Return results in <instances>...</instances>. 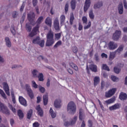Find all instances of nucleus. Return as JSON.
<instances>
[{
  "label": "nucleus",
  "instance_id": "1",
  "mask_svg": "<svg viewBox=\"0 0 127 127\" xmlns=\"http://www.w3.org/2000/svg\"><path fill=\"white\" fill-rule=\"evenodd\" d=\"M43 19L44 17L42 16H40L38 18L36 21V23L37 24L35 26V27L33 28L31 33L29 34V36H30V37H33V36H35V35H36V34H37V31L39 30V25L41 24V23L42 22V21H43Z\"/></svg>",
  "mask_w": 127,
  "mask_h": 127
},
{
  "label": "nucleus",
  "instance_id": "2",
  "mask_svg": "<svg viewBox=\"0 0 127 127\" xmlns=\"http://www.w3.org/2000/svg\"><path fill=\"white\" fill-rule=\"evenodd\" d=\"M54 44V35L53 32L49 31L47 35L46 46H52Z\"/></svg>",
  "mask_w": 127,
  "mask_h": 127
},
{
  "label": "nucleus",
  "instance_id": "3",
  "mask_svg": "<svg viewBox=\"0 0 127 127\" xmlns=\"http://www.w3.org/2000/svg\"><path fill=\"white\" fill-rule=\"evenodd\" d=\"M67 111L71 115H74L76 113V105L73 102L71 101L68 104Z\"/></svg>",
  "mask_w": 127,
  "mask_h": 127
},
{
  "label": "nucleus",
  "instance_id": "4",
  "mask_svg": "<svg viewBox=\"0 0 127 127\" xmlns=\"http://www.w3.org/2000/svg\"><path fill=\"white\" fill-rule=\"evenodd\" d=\"M0 112H2L3 114L9 116L10 115V112L7 108V107L5 106L4 104L0 103Z\"/></svg>",
  "mask_w": 127,
  "mask_h": 127
},
{
  "label": "nucleus",
  "instance_id": "5",
  "mask_svg": "<svg viewBox=\"0 0 127 127\" xmlns=\"http://www.w3.org/2000/svg\"><path fill=\"white\" fill-rule=\"evenodd\" d=\"M32 43L33 44H38L40 47H43L44 46L45 41L44 40H40V37L38 36L33 40Z\"/></svg>",
  "mask_w": 127,
  "mask_h": 127
},
{
  "label": "nucleus",
  "instance_id": "6",
  "mask_svg": "<svg viewBox=\"0 0 127 127\" xmlns=\"http://www.w3.org/2000/svg\"><path fill=\"white\" fill-rule=\"evenodd\" d=\"M25 87L29 97H30L31 99H33V98H34V94L33 93L32 89L30 88V85L29 84H26Z\"/></svg>",
  "mask_w": 127,
  "mask_h": 127
},
{
  "label": "nucleus",
  "instance_id": "7",
  "mask_svg": "<svg viewBox=\"0 0 127 127\" xmlns=\"http://www.w3.org/2000/svg\"><path fill=\"white\" fill-rule=\"evenodd\" d=\"M27 18L28 20L31 23V24H33L35 21L34 20L35 19V13L34 12H32L27 14Z\"/></svg>",
  "mask_w": 127,
  "mask_h": 127
},
{
  "label": "nucleus",
  "instance_id": "8",
  "mask_svg": "<svg viewBox=\"0 0 127 127\" xmlns=\"http://www.w3.org/2000/svg\"><path fill=\"white\" fill-rule=\"evenodd\" d=\"M108 46L109 50H115L118 48V44L113 41H110L108 44Z\"/></svg>",
  "mask_w": 127,
  "mask_h": 127
},
{
  "label": "nucleus",
  "instance_id": "9",
  "mask_svg": "<svg viewBox=\"0 0 127 127\" xmlns=\"http://www.w3.org/2000/svg\"><path fill=\"white\" fill-rule=\"evenodd\" d=\"M116 91H117V88H113L110 89L108 92L105 93V97L106 98H111L112 96H113V95H115V93H116Z\"/></svg>",
  "mask_w": 127,
  "mask_h": 127
},
{
  "label": "nucleus",
  "instance_id": "10",
  "mask_svg": "<svg viewBox=\"0 0 127 127\" xmlns=\"http://www.w3.org/2000/svg\"><path fill=\"white\" fill-rule=\"evenodd\" d=\"M77 116H74L73 119L71 120L70 122H65L64 123V127H69V126H73V125H75L76 124V122H77Z\"/></svg>",
  "mask_w": 127,
  "mask_h": 127
},
{
  "label": "nucleus",
  "instance_id": "11",
  "mask_svg": "<svg viewBox=\"0 0 127 127\" xmlns=\"http://www.w3.org/2000/svg\"><path fill=\"white\" fill-rule=\"evenodd\" d=\"M122 32L121 31H116L115 33L113 34V40L117 41L120 39V37H121V34Z\"/></svg>",
  "mask_w": 127,
  "mask_h": 127
},
{
  "label": "nucleus",
  "instance_id": "12",
  "mask_svg": "<svg viewBox=\"0 0 127 127\" xmlns=\"http://www.w3.org/2000/svg\"><path fill=\"white\" fill-rule=\"evenodd\" d=\"M3 90L5 93L6 94V95L7 96H10V94H9V87H8V84H7V83L4 82L3 83Z\"/></svg>",
  "mask_w": 127,
  "mask_h": 127
},
{
  "label": "nucleus",
  "instance_id": "13",
  "mask_svg": "<svg viewBox=\"0 0 127 127\" xmlns=\"http://www.w3.org/2000/svg\"><path fill=\"white\" fill-rule=\"evenodd\" d=\"M45 24L50 28L52 27V18L50 17H47L45 21Z\"/></svg>",
  "mask_w": 127,
  "mask_h": 127
},
{
  "label": "nucleus",
  "instance_id": "14",
  "mask_svg": "<svg viewBox=\"0 0 127 127\" xmlns=\"http://www.w3.org/2000/svg\"><path fill=\"white\" fill-rule=\"evenodd\" d=\"M19 102L21 105L24 106V107H27V102H26V100L23 98L22 96L19 97Z\"/></svg>",
  "mask_w": 127,
  "mask_h": 127
},
{
  "label": "nucleus",
  "instance_id": "15",
  "mask_svg": "<svg viewBox=\"0 0 127 127\" xmlns=\"http://www.w3.org/2000/svg\"><path fill=\"white\" fill-rule=\"evenodd\" d=\"M91 4V0H85L84 6V12H86L87 10L90 7V5Z\"/></svg>",
  "mask_w": 127,
  "mask_h": 127
},
{
  "label": "nucleus",
  "instance_id": "16",
  "mask_svg": "<svg viewBox=\"0 0 127 127\" xmlns=\"http://www.w3.org/2000/svg\"><path fill=\"white\" fill-rule=\"evenodd\" d=\"M121 108V104L116 103L114 105L110 106L109 107L110 111H115V110H118Z\"/></svg>",
  "mask_w": 127,
  "mask_h": 127
},
{
  "label": "nucleus",
  "instance_id": "17",
  "mask_svg": "<svg viewBox=\"0 0 127 127\" xmlns=\"http://www.w3.org/2000/svg\"><path fill=\"white\" fill-rule=\"evenodd\" d=\"M54 27L56 30H60L59 28V20L58 18H56L54 22Z\"/></svg>",
  "mask_w": 127,
  "mask_h": 127
},
{
  "label": "nucleus",
  "instance_id": "18",
  "mask_svg": "<svg viewBox=\"0 0 127 127\" xmlns=\"http://www.w3.org/2000/svg\"><path fill=\"white\" fill-rule=\"evenodd\" d=\"M119 99L121 101H126L127 99V94L126 93L121 92L119 95Z\"/></svg>",
  "mask_w": 127,
  "mask_h": 127
},
{
  "label": "nucleus",
  "instance_id": "19",
  "mask_svg": "<svg viewBox=\"0 0 127 127\" xmlns=\"http://www.w3.org/2000/svg\"><path fill=\"white\" fill-rule=\"evenodd\" d=\"M36 110L37 111L38 115L40 116V117H43V110L40 107V105H38L36 108Z\"/></svg>",
  "mask_w": 127,
  "mask_h": 127
},
{
  "label": "nucleus",
  "instance_id": "20",
  "mask_svg": "<svg viewBox=\"0 0 127 127\" xmlns=\"http://www.w3.org/2000/svg\"><path fill=\"white\" fill-rule=\"evenodd\" d=\"M61 100L57 99L55 101L54 105L55 108H59L61 107Z\"/></svg>",
  "mask_w": 127,
  "mask_h": 127
},
{
  "label": "nucleus",
  "instance_id": "21",
  "mask_svg": "<svg viewBox=\"0 0 127 127\" xmlns=\"http://www.w3.org/2000/svg\"><path fill=\"white\" fill-rule=\"evenodd\" d=\"M79 119L80 121H83L85 119V115H84V113H83V109H79Z\"/></svg>",
  "mask_w": 127,
  "mask_h": 127
},
{
  "label": "nucleus",
  "instance_id": "22",
  "mask_svg": "<svg viewBox=\"0 0 127 127\" xmlns=\"http://www.w3.org/2000/svg\"><path fill=\"white\" fill-rule=\"evenodd\" d=\"M118 10L120 14H123L124 13V6L123 3H121L118 6Z\"/></svg>",
  "mask_w": 127,
  "mask_h": 127
},
{
  "label": "nucleus",
  "instance_id": "23",
  "mask_svg": "<svg viewBox=\"0 0 127 127\" xmlns=\"http://www.w3.org/2000/svg\"><path fill=\"white\" fill-rule=\"evenodd\" d=\"M115 101H116V98L112 97V98L105 101V103L107 104V105H110V104H113V103H114Z\"/></svg>",
  "mask_w": 127,
  "mask_h": 127
},
{
  "label": "nucleus",
  "instance_id": "24",
  "mask_svg": "<svg viewBox=\"0 0 127 127\" xmlns=\"http://www.w3.org/2000/svg\"><path fill=\"white\" fill-rule=\"evenodd\" d=\"M89 69L91 70L92 72L96 73L97 72V65L95 64H90L89 66Z\"/></svg>",
  "mask_w": 127,
  "mask_h": 127
},
{
  "label": "nucleus",
  "instance_id": "25",
  "mask_svg": "<svg viewBox=\"0 0 127 127\" xmlns=\"http://www.w3.org/2000/svg\"><path fill=\"white\" fill-rule=\"evenodd\" d=\"M43 103L44 106H46L48 104V95L46 94L43 96Z\"/></svg>",
  "mask_w": 127,
  "mask_h": 127
},
{
  "label": "nucleus",
  "instance_id": "26",
  "mask_svg": "<svg viewBox=\"0 0 127 127\" xmlns=\"http://www.w3.org/2000/svg\"><path fill=\"white\" fill-rule=\"evenodd\" d=\"M70 6L72 10H74V9L76 8V0H71L70 2Z\"/></svg>",
  "mask_w": 127,
  "mask_h": 127
},
{
  "label": "nucleus",
  "instance_id": "27",
  "mask_svg": "<svg viewBox=\"0 0 127 127\" xmlns=\"http://www.w3.org/2000/svg\"><path fill=\"white\" fill-rule=\"evenodd\" d=\"M5 41L6 43V45L7 47H11V43L10 42V40H9V38L6 37L5 38Z\"/></svg>",
  "mask_w": 127,
  "mask_h": 127
},
{
  "label": "nucleus",
  "instance_id": "28",
  "mask_svg": "<svg viewBox=\"0 0 127 127\" xmlns=\"http://www.w3.org/2000/svg\"><path fill=\"white\" fill-rule=\"evenodd\" d=\"M33 113V110L32 109H30L27 114V119L28 120H30L31 117H32V114Z\"/></svg>",
  "mask_w": 127,
  "mask_h": 127
},
{
  "label": "nucleus",
  "instance_id": "29",
  "mask_svg": "<svg viewBox=\"0 0 127 127\" xmlns=\"http://www.w3.org/2000/svg\"><path fill=\"white\" fill-rule=\"evenodd\" d=\"M124 45H121L119 48H118V49L117 50H116L115 52L116 53H118V54H120V53H121V52H122V51H123V50H124Z\"/></svg>",
  "mask_w": 127,
  "mask_h": 127
},
{
  "label": "nucleus",
  "instance_id": "30",
  "mask_svg": "<svg viewBox=\"0 0 127 127\" xmlns=\"http://www.w3.org/2000/svg\"><path fill=\"white\" fill-rule=\"evenodd\" d=\"M17 114L19 118V119L22 120V119H23L24 117V115H23V113L22 112V111H21V110H18L17 111Z\"/></svg>",
  "mask_w": 127,
  "mask_h": 127
},
{
  "label": "nucleus",
  "instance_id": "31",
  "mask_svg": "<svg viewBox=\"0 0 127 127\" xmlns=\"http://www.w3.org/2000/svg\"><path fill=\"white\" fill-rule=\"evenodd\" d=\"M66 19V17H65V15H62L60 16V22L61 25H63L64 23H65V19Z\"/></svg>",
  "mask_w": 127,
  "mask_h": 127
},
{
  "label": "nucleus",
  "instance_id": "32",
  "mask_svg": "<svg viewBox=\"0 0 127 127\" xmlns=\"http://www.w3.org/2000/svg\"><path fill=\"white\" fill-rule=\"evenodd\" d=\"M100 83V77L99 76H95L94 78V85L97 86Z\"/></svg>",
  "mask_w": 127,
  "mask_h": 127
},
{
  "label": "nucleus",
  "instance_id": "33",
  "mask_svg": "<svg viewBox=\"0 0 127 127\" xmlns=\"http://www.w3.org/2000/svg\"><path fill=\"white\" fill-rule=\"evenodd\" d=\"M101 6H103V2L99 1L94 6V8H100Z\"/></svg>",
  "mask_w": 127,
  "mask_h": 127
},
{
  "label": "nucleus",
  "instance_id": "34",
  "mask_svg": "<svg viewBox=\"0 0 127 127\" xmlns=\"http://www.w3.org/2000/svg\"><path fill=\"white\" fill-rule=\"evenodd\" d=\"M116 54L117 53H116V52L111 53L109 56V60L110 61L113 60L116 57Z\"/></svg>",
  "mask_w": 127,
  "mask_h": 127
},
{
  "label": "nucleus",
  "instance_id": "35",
  "mask_svg": "<svg viewBox=\"0 0 127 127\" xmlns=\"http://www.w3.org/2000/svg\"><path fill=\"white\" fill-rule=\"evenodd\" d=\"M49 113L52 119H55V118H56V114L55 113L53 112V109H52V108H50Z\"/></svg>",
  "mask_w": 127,
  "mask_h": 127
},
{
  "label": "nucleus",
  "instance_id": "36",
  "mask_svg": "<svg viewBox=\"0 0 127 127\" xmlns=\"http://www.w3.org/2000/svg\"><path fill=\"white\" fill-rule=\"evenodd\" d=\"M69 65L70 67L73 68V69H74L75 71H78V70H79V68H78L77 65L75 64L74 63H69Z\"/></svg>",
  "mask_w": 127,
  "mask_h": 127
},
{
  "label": "nucleus",
  "instance_id": "37",
  "mask_svg": "<svg viewBox=\"0 0 127 127\" xmlns=\"http://www.w3.org/2000/svg\"><path fill=\"white\" fill-rule=\"evenodd\" d=\"M26 29L28 31V32H30L31 31V29H32V27L31 25L29 24V23H27L26 24Z\"/></svg>",
  "mask_w": 127,
  "mask_h": 127
},
{
  "label": "nucleus",
  "instance_id": "38",
  "mask_svg": "<svg viewBox=\"0 0 127 127\" xmlns=\"http://www.w3.org/2000/svg\"><path fill=\"white\" fill-rule=\"evenodd\" d=\"M8 108L10 109V110H11V111H12V112H13L14 114H15V113H16V110L15 109V108H14V107H13L12 105L9 104Z\"/></svg>",
  "mask_w": 127,
  "mask_h": 127
},
{
  "label": "nucleus",
  "instance_id": "39",
  "mask_svg": "<svg viewBox=\"0 0 127 127\" xmlns=\"http://www.w3.org/2000/svg\"><path fill=\"white\" fill-rule=\"evenodd\" d=\"M38 78H39V81L42 82L44 81V79L43 78V74L42 73H40Z\"/></svg>",
  "mask_w": 127,
  "mask_h": 127
},
{
  "label": "nucleus",
  "instance_id": "40",
  "mask_svg": "<svg viewBox=\"0 0 127 127\" xmlns=\"http://www.w3.org/2000/svg\"><path fill=\"white\" fill-rule=\"evenodd\" d=\"M60 45H62V41H59L54 45V48H57V47H59V46H60Z\"/></svg>",
  "mask_w": 127,
  "mask_h": 127
},
{
  "label": "nucleus",
  "instance_id": "41",
  "mask_svg": "<svg viewBox=\"0 0 127 127\" xmlns=\"http://www.w3.org/2000/svg\"><path fill=\"white\" fill-rule=\"evenodd\" d=\"M0 94L2 97V98H3V99H6V95H5V93H4V92L3 91V90H2L0 88Z\"/></svg>",
  "mask_w": 127,
  "mask_h": 127
},
{
  "label": "nucleus",
  "instance_id": "42",
  "mask_svg": "<svg viewBox=\"0 0 127 127\" xmlns=\"http://www.w3.org/2000/svg\"><path fill=\"white\" fill-rule=\"evenodd\" d=\"M91 25H92V23L91 22V21H89L88 23V25H85L84 26V29H89V28L91 27Z\"/></svg>",
  "mask_w": 127,
  "mask_h": 127
},
{
  "label": "nucleus",
  "instance_id": "43",
  "mask_svg": "<svg viewBox=\"0 0 127 127\" xmlns=\"http://www.w3.org/2000/svg\"><path fill=\"white\" fill-rule=\"evenodd\" d=\"M74 19H75L74 15H71L70 16V19H69V23L71 25H72V24H73V21H74Z\"/></svg>",
  "mask_w": 127,
  "mask_h": 127
},
{
  "label": "nucleus",
  "instance_id": "44",
  "mask_svg": "<svg viewBox=\"0 0 127 127\" xmlns=\"http://www.w3.org/2000/svg\"><path fill=\"white\" fill-rule=\"evenodd\" d=\"M102 69H103V70H106V71H110V68H109V66L105 64H102Z\"/></svg>",
  "mask_w": 127,
  "mask_h": 127
},
{
  "label": "nucleus",
  "instance_id": "45",
  "mask_svg": "<svg viewBox=\"0 0 127 127\" xmlns=\"http://www.w3.org/2000/svg\"><path fill=\"white\" fill-rule=\"evenodd\" d=\"M68 8H69V4H68V3H66L64 7V12L65 14H67L68 12Z\"/></svg>",
  "mask_w": 127,
  "mask_h": 127
},
{
  "label": "nucleus",
  "instance_id": "46",
  "mask_svg": "<svg viewBox=\"0 0 127 127\" xmlns=\"http://www.w3.org/2000/svg\"><path fill=\"white\" fill-rule=\"evenodd\" d=\"M82 20L83 24H87V22H88V19H87V17L83 16L82 18Z\"/></svg>",
  "mask_w": 127,
  "mask_h": 127
},
{
  "label": "nucleus",
  "instance_id": "47",
  "mask_svg": "<svg viewBox=\"0 0 127 127\" xmlns=\"http://www.w3.org/2000/svg\"><path fill=\"white\" fill-rule=\"evenodd\" d=\"M38 60H44V61H45L46 62H48V60H47V59H45V58L43 57V56H39L38 57Z\"/></svg>",
  "mask_w": 127,
  "mask_h": 127
},
{
  "label": "nucleus",
  "instance_id": "48",
  "mask_svg": "<svg viewBox=\"0 0 127 127\" xmlns=\"http://www.w3.org/2000/svg\"><path fill=\"white\" fill-rule=\"evenodd\" d=\"M89 16L91 19H94V13H93L92 10H90L89 12Z\"/></svg>",
  "mask_w": 127,
  "mask_h": 127
},
{
  "label": "nucleus",
  "instance_id": "49",
  "mask_svg": "<svg viewBox=\"0 0 127 127\" xmlns=\"http://www.w3.org/2000/svg\"><path fill=\"white\" fill-rule=\"evenodd\" d=\"M114 71L115 73H116V74H119L120 73V72H121V69H120L117 67H114Z\"/></svg>",
  "mask_w": 127,
  "mask_h": 127
},
{
  "label": "nucleus",
  "instance_id": "50",
  "mask_svg": "<svg viewBox=\"0 0 127 127\" xmlns=\"http://www.w3.org/2000/svg\"><path fill=\"white\" fill-rule=\"evenodd\" d=\"M37 73H38V71L36 69H34L32 72L33 77H37Z\"/></svg>",
  "mask_w": 127,
  "mask_h": 127
},
{
  "label": "nucleus",
  "instance_id": "51",
  "mask_svg": "<svg viewBox=\"0 0 127 127\" xmlns=\"http://www.w3.org/2000/svg\"><path fill=\"white\" fill-rule=\"evenodd\" d=\"M39 90L41 93H44L45 92V88L42 86H40L39 87Z\"/></svg>",
  "mask_w": 127,
  "mask_h": 127
},
{
  "label": "nucleus",
  "instance_id": "52",
  "mask_svg": "<svg viewBox=\"0 0 127 127\" xmlns=\"http://www.w3.org/2000/svg\"><path fill=\"white\" fill-rule=\"evenodd\" d=\"M61 38V33H57L55 34V38L58 40H59Z\"/></svg>",
  "mask_w": 127,
  "mask_h": 127
},
{
  "label": "nucleus",
  "instance_id": "53",
  "mask_svg": "<svg viewBox=\"0 0 127 127\" xmlns=\"http://www.w3.org/2000/svg\"><path fill=\"white\" fill-rule=\"evenodd\" d=\"M32 87L34 88V89H37V88H38V85H37L35 82V81L33 80L32 81Z\"/></svg>",
  "mask_w": 127,
  "mask_h": 127
},
{
  "label": "nucleus",
  "instance_id": "54",
  "mask_svg": "<svg viewBox=\"0 0 127 127\" xmlns=\"http://www.w3.org/2000/svg\"><path fill=\"white\" fill-rule=\"evenodd\" d=\"M111 79L113 82H117V80H119V78L117 77V76L115 75L111 76Z\"/></svg>",
  "mask_w": 127,
  "mask_h": 127
},
{
  "label": "nucleus",
  "instance_id": "55",
  "mask_svg": "<svg viewBox=\"0 0 127 127\" xmlns=\"http://www.w3.org/2000/svg\"><path fill=\"white\" fill-rule=\"evenodd\" d=\"M10 31L11 32V33L13 34V35H15L16 31H15V29H14V27H11Z\"/></svg>",
  "mask_w": 127,
  "mask_h": 127
},
{
  "label": "nucleus",
  "instance_id": "56",
  "mask_svg": "<svg viewBox=\"0 0 127 127\" xmlns=\"http://www.w3.org/2000/svg\"><path fill=\"white\" fill-rule=\"evenodd\" d=\"M72 51L73 53H77L78 52V48L76 46H73L72 47Z\"/></svg>",
  "mask_w": 127,
  "mask_h": 127
},
{
  "label": "nucleus",
  "instance_id": "57",
  "mask_svg": "<svg viewBox=\"0 0 127 127\" xmlns=\"http://www.w3.org/2000/svg\"><path fill=\"white\" fill-rule=\"evenodd\" d=\"M40 124L37 122H35L33 124V127H39Z\"/></svg>",
  "mask_w": 127,
  "mask_h": 127
},
{
  "label": "nucleus",
  "instance_id": "58",
  "mask_svg": "<svg viewBox=\"0 0 127 127\" xmlns=\"http://www.w3.org/2000/svg\"><path fill=\"white\" fill-rule=\"evenodd\" d=\"M78 30H83V25H82V24L80 22L78 23Z\"/></svg>",
  "mask_w": 127,
  "mask_h": 127
},
{
  "label": "nucleus",
  "instance_id": "59",
  "mask_svg": "<svg viewBox=\"0 0 127 127\" xmlns=\"http://www.w3.org/2000/svg\"><path fill=\"white\" fill-rule=\"evenodd\" d=\"M101 57H102V58H108V55L105 54L104 53H103L101 54Z\"/></svg>",
  "mask_w": 127,
  "mask_h": 127
},
{
  "label": "nucleus",
  "instance_id": "60",
  "mask_svg": "<svg viewBox=\"0 0 127 127\" xmlns=\"http://www.w3.org/2000/svg\"><path fill=\"white\" fill-rule=\"evenodd\" d=\"M124 7L126 8V9H127V2L126 0H124L123 1Z\"/></svg>",
  "mask_w": 127,
  "mask_h": 127
},
{
  "label": "nucleus",
  "instance_id": "61",
  "mask_svg": "<svg viewBox=\"0 0 127 127\" xmlns=\"http://www.w3.org/2000/svg\"><path fill=\"white\" fill-rule=\"evenodd\" d=\"M24 2H23L20 9V11H23V9H24Z\"/></svg>",
  "mask_w": 127,
  "mask_h": 127
},
{
  "label": "nucleus",
  "instance_id": "62",
  "mask_svg": "<svg viewBox=\"0 0 127 127\" xmlns=\"http://www.w3.org/2000/svg\"><path fill=\"white\" fill-rule=\"evenodd\" d=\"M10 124L11 127H13V124H14V120H13V119H11L10 120Z\"/></svg>",
  "mask_w": 127,
  "mask_h": 127
},
{
  "label": "nucleus",
  "instance_id": "63",
  "mask_svg": "<svg viewBox=\"0 0 127 127\" xmlns=\"http://www.w3.org/2000/svg\"><path fill=\"white\" fill-rule=\"evenodd\" d=\"M37 5V0H33V6H36Z\"/></svg>",
  "mask_w": 127,
  "mask_h": 127
},
{
  "label": "nucleus",
  "instance_id": "64",
  "mask_svg": "<svg viewBox=\"0 0 127 127\" xmlns=\"http://www.w3.org/2000/svg\"><path fill=\"white\" fill-rule=\"evenodd\" d=\"M95 59L96 61H99L100 60V59L99 58V56L98 55V54H96L95 55Z\"/></svg>",
  "mask_w": 127,
  "mask_h": 127
}]
</instances>
